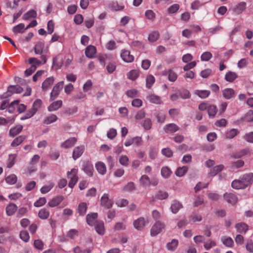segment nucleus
I'll list each match as a JSON object with an SVG mask.
<instances>
[{"label":"nucleus","mask_w":253,"mask_h":253,"mask_svg":"<svg viewBox=\"0 0 253 253\" xmlns=\"http://www.w3.org/2000/svg\"><path fill=\"white\" fill-rule=\"evenodd\" d=\"M22 91L23 88L20 86L18 85H10L8 86L7 91L2 95L1 97L6 98L11 96L14 93H20Z\"/></svg>","instance_id":"f257e3e1"},{"label":"nucleus","mask_w":253,"mask_h":253,"mask_svg":"<svg viewBox=\"0 0 253 253\" xmlns=\"http://www.w3.org/2000/svg\"><path fill=\"white\" fill-rule=\"evenodd\" d=\"M63 85V81L59 82L54 85L50 95L51 100H54L57 98L62 89Z\"/></svg>","instance_id":"f03ea898"},{"label":"nucleus","mask_w":253,"mask_h":253,"mask_svg":"<svg viewBox=\"0 0 253 253\" xmlns=\"http://www.w3.org/2000/svg\"><path fill=\"white\" fill-rule=\"evenodd\" d=\"M165 224L159 221H157L153 225L150 230L152 236H155L159 234L165 228Z\"/></svg>","instance_id":"7ed1b4c3"},{"label":"nucleus","mask_w":253,"mask_h":253,"mask_svg":"<svg viewBox=\"0 0 253 253\" xmlns=\"http://www.w3.org/2000/svg\"><path fill=\"white\" fill-rule=\"evenodd\" d=\"M113 205V201L109 199V194H104L100 199V205L106 209H109L112 208Z\"/></svg>","instance_id":"20e7f679"},{"label":"nucleus","mask_w":253,"mask_h":253,"mask_svg":"<svg viewBox=\"0 0 253 253\" xmlns=\"http://www.w3.org/2000/svg\"><path fill=\"white\" fill-rule=\"evenodd\" d=\"M48 51V47L45 48L44 43L42 42H37L34 47V51L36 54L42 55Z\"/></svg>","instance_id":"39448f33"},{"label":"nucleus","mask_w":253,"mask_h":253,"mask_svg":"<svg viewBox=\"0 0 253 253\" xmlns=\"http://www.w3.org/2000/svg\"><path fill=\"white\" fill-rule=\"evenodd\" d=\"M122 59L126 63H131L134 61V57L130 54L129 50L122 49L121 52Z\"/></svg>","instance_id":"423d86ee"},{"label":"nucleus","mask_w":253,"mask_h":253,"mask_svg":"<svg viewBox=\"0 0 253 253\" xmlns=\"http://www.w3.org/2000/svg\"><path fill=\"white\" fill-rule=\"evenodd\" d=\"M8 109L9 111L16 109L17 110V111H25L26 107L23 104H20L19 100H15L9 105Z\"/></svg>","instance_id":"0eeeda50"},{"label":"nucleus","mask_w":253,"mask_h":253,"mask_svg":"<svg viewBox=\"0 0 253 253\" xmlns=\"http://www.w3.org/2000/svg\"><path fill=\"white\" fill-rule=\"evenodd\" d=\"M83 170L89 176H92L93 173V167L92 164L88 162H84L83 165Z\"/></svg>","instance_id":"6e6552de"},{"label":"nucleus","mask_w":253,"mask_h":253,"mask_svg":"<svg viewBox=\"0 0 253 253\" xmlns=\"http://www.w3.org/2000/svg\"><path fill=\"white\" fill-rule=\"evenodd\" d=\"M54 82V78L53 77H50L46 78L42 83V90L44 91L48 90L50 88Z\"/></svg>","instance_id":"1a4fd4ad"},{"label":"nucleus","mask_w":253,"mask_h":253,"mask_svg":"<svg viewBox=\"0 0 253 253\" xmlns=\"http://www.w3.org/2000/svg\"><path fill=\"white\" fill-rule=\"evenodd\" d=\"M200 111H216V107L209 102H203L199 106Z\"/></svg>","instance_id":"9d476101"},{"label":"nucleus","mask_w":253,"mask_h":253,"mask_svg":"<svg viewBox=\"0 0 253 253\" xmlns=\"http://www.w3.org/2000/svg\"><path fill=\"white\" fill-rule=\"evenodd\" d=\"M77 141V139L75 137H70L64 142L61 144V147L68 149L74 146Z\"/></svg>","instance_id":"9b49d317"},{"label":"nucleus","mask_w":253,"mask_h":253,"mask_svg":"<svg viewBox=\"0 0 253 253\" xmlns=\"http://www.w3.org/2000/svg\"><path fill=\"white\" fill-rule=\"evenodd\" d=\"M224 199L232 205L236 204L238 201L237 196L233 193H226L223 195Z\"/></svg>","instance_id":"f8f14e48"},{"label":"nucleus","mask_w":253,"mask_h":253,"mask_svg":"<svg viewBox=\"0 0 253 253\" xmlns=\"http://www.w3.org/2000/svg\"><path fill=\"white\" fill-rule=\"evenodd\" d=\"M162 75L163 76H167L168 80L171 82L175 81L177 78L176 73L171 69L164 71Z\"/></svg>","instance_id":"ddd939ff"},{"label":"nucleus","mask_w":253,"mask_h":253,"mask_svg":"<svg viewBox=\"0 0 253 253\" xmlns=\"http://www.w3.org/2000/svg\"><path fill=\"white\" fill-rule=\"evenodd\" d=\"M98 214L96 212L88 214L86 217L87 223L90 226H93L97 222Z\"/></svg>","instance_id":"4468645a"},{"label":"nucleus","mask_w":253,"mask_h":253,"mask_svg":"<svg viewBox=\"0 0 253 253\" xmlns=\"http://www.w3.org/2000/svg\"><path fill=\"white\" fill-rule=\"evenodd\" d=\"M241 180L247 187L253 182V173L250 172L243 175Z\"/></svg>","instance_id":"2eb2a0df"},{"label":"nucleus","mask_w":253,"mask_h":253,"mask_svg":"<svg viewBox=\"0 0 253 253\" xmlns=\"http://www.w3.org/2000/svg\"><path fill=\"white\" fill-rule=\"evenodd\" d=\"M84 150V146H80L75 147L73 152V158L74 160H77L80 158L83 154Z\"/></svg>","instance_id":"dca6fc26"},{"label":"nucleus","mask_w":253,"mask_h":253,"mask_svg":"<svg viewBox=\"0 0 253 253\" xmlns=\"http://www.w3.org/2000/svg\"><path fill=\"white\" fill-rule=\"evenodd\" d=\"M133 226L138 230H142L145 226V220L143 217H139L133 222Z\"/></svg>","instance_id":"f3484780"},{"label":"nucleus","mask_w":253,"mask_h":253,"mask_svg":"<svg viewBox=\"0 0 253 253\" xmlns=\"http://www.w3.org/2000/svg\"><path fill=\"white\" fill-rule=\"evenodd\" d=\"M148 101L152 103L161 104L162 103L160 96L155 94H150L146 97Z\"/></svg>","instance_id":"a211bd4d"},{"label":"nucleus","mask_w":253,"mask_h":253,"mask_svg":"<svg viewBox=\"0 0 253 253\" xmlns=\"http://www.w3.org/2000/svg\"><path fill=\"white\" fill-rule=\"evenodd\" d=\"M63 199L64 197L63 196L55 197L48 203V205L50 207H55L59 205Z\"/></svg>","instance_id":"6ab92c4d"},{"label":"nucleus","mask_w":253,"mask_h":253,"mask_svg":"<svg viewBox=\"0 0 253 253\" xmlns=\"http://www.w3.org/2000/svg\"><path fill=\"white\" fill-rule=\"evenodd\" d=\"M17 210V206L14 203H9L6 207V213L8 216L13 215Z\"/></svg>","instance_id":"aec40b11"},{"label":"nucleus","mask_w":253,"mask_h":253,"mask_svg":"<svg viewBox=\"0 0 253 253\" xmlns=\"http://www.w3.org/2000/svg\"><path fill=\"white\" fill-rule=\"evenodd\" d=\"M223 96L226 99H230L235 96V91L233 89L231 88H226L224 89L223 91Z\"/></svg>","instance_id":"412c9836"},{"label":"nucleus","mask_w":253,"mask_h":253,"mask_svg":"<svg viewBox=\"0 0 253 253\" xmlns=\"http://www.w3.org/2000/svg\"><path fill=\"white\" fill-rule=\"evenodd\" d=\"M87 209V205L86 203H80L77 208V211L80 216H84L85 215Z\"/></svg>","instance_id":"4be33fe9"},{"label":"nucleus","mask_w":253,"mask_h":253,"mask_svg":"<svg viewBox=\"0 0 253 253\" xmlns=\"http://www.w3.org/2000/svg\"><path fill=\"white\" fill-rule=\"evenodd\" d=\"M96 48L93 45L88 46L86 48L85 51L86 56L89 58H93L95 54H96Z\"/></svg>","instance_id":"5701e85b"},{"label":"nucleus","mask_w":253,"mask_h":253,"mask_svg":"<svg viewBox=\"0 0 253 253\" xmlns=\"http://www.w3.org/2000/svg\"><path fill=\"white\" fill-rule=\"evenodd\" d=\"M139 182L141 185L146 187L151 185V180L149 176L146 174L142 175L140 179Z\"/></svg>","instance_id":"b1692460"},{"label":"nucleus","mask_w":253,"mask_h":253,"mask_svg":"<svg viewBox=\"0 0 253 253\" xmlns=\"http://www.w3.org/2000/svg\"><path fill=\"white\" fill-rule=\"evenodd\" d=\"M178 129V126L174 124H168L164 127V130L167 133H172L176 132Z\"/></svg>","instance_id":"393cba45"},{"label":"nucleus","mask_w":253,"mask_h":253,"mask_svg":"<svg viewBox=\"0 0 253 253\" xmlns=\"http://www.w3.org/2000/svg\"><path fill=\"white\" fill-rule=\"evenodd\" d=\"M95 168L97 171L101 174L104 175L106 172V167L104 163L98 162L95 164Z\"/></svg>","instance_id":"a878e982"},{"label":"nucleus","mask_w":253,"mask_h":253,"mask_svg":"<svg viewBox=\"0 0 253 253\" xmlns=\"http://www.w3.org/2000/svg\"><path fill=\"white\" fill-rule=\"evenodd\" d=\"M231 186L234 189H245L246 188L245 184H244L241 179L234 180L232 182Z\"/></svg>","instance_id":"bb28decb"},{"label":"nucleus","mask_w":253,"mask_h":253,"mask_svg":"<svg viewBox=\"0 0 253 253\" xmlns=\"http://www.w3.org/2000/svg\"><path fill=\"white\" fill-rule=\"evenodd\" d=\"M23 129L22 125H17L15 127L11 128L9 130V135L14 137L20 133Z\"/></svg>","instance_id":"cd10ccee"},{"label":"nucleus","mask_w":253,"mask_h":253,"mask_svg":"<svg viewBox=\"0 0 253 253\" xmlns=\"http://www.w3.org/2000/svg\"><path fill=\"white\" fill-rule=\"evenodd\" d=\"M195 94L198 95L202 99L207 98L211 93L210 90H196L194 92Z\"/></svg>","instance_id":"c85d7f7f"},{"label":"nucleus","mask_w":253,"mask_h":253,"mask_svg":"<svg viewBox=\"0 0 253 253\" xmlns=\"http://www.w3.org/2000/svg\"><path fill=\"white\" fill-rule=\"evenodd\" d=\"M182 208V204L177 201H174L172 203L170 209L173 213H176Z\"/></svg>","instance_id":"c756f323"},{"label":"nucleus","mask_w":253,"mask_h":253,"mask_svg":"<svg viewBox=\"0 0 253 253\" xmlns=\"http://www.w3.org/2000/svg\"><path fill=\"white\" fill-rule=\"evenodd\" d=\"M26 139L24 135H20L15 138L11 144L12 147H15L21 144Z\"/></svg>","instance_id":"7c9ffc66"},{"label":"nucleus","mask_w":253,"mask_h":253,"mask_svg":"<svg viewBox=\"0 0 253 253\" xmlns=\"http://www.w3.org/2000/svg\"><path fill=\"white\" fill-rule=\"evenodd\" d=\"M37 15V12L35 10H30L23 15L22 19L24 20H27L30 18L36 17Z\"/></svg>","instance_id":"2f4dec72"},{"label":"nucleus","mask_w":253,"mask_h":253,"mask_svg":"<svg viewBox=\"0 0 253 253\" xmlns=\"http://www.w3.org/2000/svg\"><path fill=\"white\" fill-rule=\"evenodd\" d=\"M246 2L244 1L240 2L239 3H238V5H237L236 7L234 8V12L238 14H241L246 9Z\"/></svg>","instance_id":"473e14b6"},{"label":"nucleus","mask_w":253,"mask_h":253,"mask_svg":"<svg viewBox=\"0 0 253 253\" xmlns=\"http://www.w3.org/2000/svg\"><path fill=\"white\" fill-rule=\"evenodd\" d=\"M58 118L54 114H51L46 117L43 121V124L45 125H49L57 121Z\"/></svg>","instance_id":"72a5a7b5"},{"label":"nucleus","mask_w":253,"mask_h":253,"mask_svg":"<svg viewBox=\"0 0 253 253\" xmlns=\"http://www.w3.org/2000/svg\"><path fill=\"white\" fill-rule=\"evenodd\" d=\"M236 228L239 233H246L248 230V225L244 223H239L236 225Z\"/></svg>","instance_id":"f704fd0d"},{"label":"nucleus","mask_w":253,"mask_h":253,"mask_svg":"<svg viewBox=\"0 0 253 253\" xmlns=\"http://www.w3.org/2000/svg\"><path fill=\"white\" fill-rule=\"evenodd\" d=\"M178 93L180 98L183 99L189 98L191 96L190 92L185 89H181L178 90Z\"/></svg>","instance_id":"c9c22d12"},{"label":"nucleus","mask_w":253,"mask_h":253,"mask_svg":"<svg viewBox=\"0 0 253 253\" xmlns=\"http://www.w3.org/2000/svg\"><path fill=\"white\" fill-rule=\"evenodd\" d=\"M161 173L164 178H168L170 176L172 171L168 167H163L161 169Z\"/></svg>","instance_id":"e433bc0d"},{"label":"nucleus","mask_w":253,"mask_h":253,"mask_svg":"<svg viewBox=\"0 0 253 253\" xmlns=\"http://www.w3.org/2000/svg\"><path fill=\"white\" fill-rule=\"evenodd\" d=\"M62 104V101L61 100L54 102L48 107V111H56L61 107Z\"/></svg>","instance_id":"4c0bfd02"},{"label":"nucleus","mask_w":253,"mask_h":253,"mask_svg":"<svg viewBox=\"0 0 253 253\" xmlns=\"http://www.w3.org/2000/svg\"><path fill=\"white\" fill-rule=\"evenodd\" d=\"M221 241L224 245L228 247H232L234 245V241L231 237H223L221 238Z\"/></svg>","instance_id":"58836bf2"},{"label":"nucleus","mask_w":253,"mask_h":253,"mask_svg":"<svg viewBox=\"0 0 253 253\" xmlns=\"http://www.w3.org/2000/svg\"><path fill=\"white\" fill-rule=\"evenodd\" d=\"M96 231L100 235H103L105 232L104 223L102 221L97 222L95 226Z\"/></svg>","instance_id":"ea45409f"},{"label":"nucleus","mask_w":253,"mask_h":253,"mask_svg":"<svg viewBox=\"0 0 253 253\" xmlns=\"http://www.w3.org/2000/svg\"><path fill=\"white\" fill-rule=\"evenodd\" d=\"M237 77V74L235 72L229 71L227 72L225 76V79L229 82H233Z\"/></svg>","instance_id":"a19ab883"},{"label":"nucleus","mask_w":253,"mask_h":253,"mask_svg":"<svg viewBox=\"0 0 253 253\" xmlns=\"http://www.w3.org/2000/svg\"><path fill=\"white\" fill-rule=\"evenodd\" d=\"M223 168L224 166L222 165H219L215 166L212 169H211L210 170L209 174L211 176H214L216 174H217L218 172L221 171L223 169Z\"/></svg>","instance_id":"79ce46f5"},{"label":"nucleus","mask_w":253,"mask_h":253,"mask_svg":"<svg viewBox=\"0 0 253 253\" xmlns=\"http://www.w3.org/2000/svg\"><path fill=\"white\" fill-rule=\"evenodd\" d=\"M24 27L25 25L23 23H20L15 26H14L12 28V31L14 33H22L24 31Z\"/></svg>","instance_id":"37998d69"},{"label":"nucleus","mask_w":253,"mask_h":253,"mask_svg":"<svg viewBox=\"0 0 253 253\" xmlns=\"http://www.w3.org/2000/svg\"><path fill=\"white\" fill-rule=\"evenodd\" d=\"M38 215L41 219H46L49 217V212L45 209H42L40 210Z\"/></svg>","instance_id":"c03bdc74"},{"label":"nucleus","mask_w":253,"mask_h":253,"mask_svg":"<svg viewBox=\"0 0 253 253\" xmlns=\"http://www.w3.org/2000/svg\"><path fill=\"white\" fill-rule=\"evenodd\" d=\"M178 243L177 240H172L170 242L168 243L167 245L168 250L171 251H174L177 247Z\"/></svg>","instance_id":"a18cd8bd"},{"label":"nucleus","mask_w":253,"mask_h":253,"mask_svg":"<svg viewBox=\"0 0 253 253\" xmlns=\"http://www.w3.org/2000/svg\"><path fill=\"white\" fill-rule=\"evenodd\" d=\"M116 69V63L113 61H110L107 63L106 70L109 74L113 73Z\"/></svg>","instance_id":"49530a36"},{"label":"nucleus","mask_w":253,"mask_h":253,"mask_svg":"<svg viewBox=\"0 0 253 253\" xmlns=\"http://www.w3.org/2000/svg\"><path fill=\"white\" fill-rule=\"evenodd\" d=\"M188 170V168L186 166L178 168L176 170L175 174L178 177H181L183 176Z\"/></svg>","instance_id":"de8ad7c7"},{"label":"nucleus","mask_w":253,"mask_h":253,"mask_svg":"<svg viewBox=\"0 0 253 253\" xmlns=\"http://www.w3.org/2000/svg\"><path fill=\"white\" fill-rule=\"evenodd\" d=\"M139 76V72L136 70H132L129 71L127 74V78L128 79L134 81L136 79V78Z\"/></svg>","instance_id":"09e8293b"},{"label":"nucleus","mask_w":253,"mask_h":253,"mask_svg":"<svg viewBox=\"0 0 253 253\" xmlns=\"http://www.w3.org/2000/svg\"><path fill=\"white\" fill-rule=\"evenodd\" d=\"M155 79L153 76L149 75L147 77L146 79V85L148 88H150L154 83H155Z\"/></svg>","instance_id":"8fccbe9b"},{"label":"nucleus","mask_w":253,"mask_h":253,"mask_svg":"<svg viewBox=\"0 0 253 253\" xmlns=\"http://www.w3.org/2000/svg\"><path fill=\"white\" fill-rule=\"evenodd\" d=\"M135 189V184L133 182H129L124 186L123 190L127 192H131Z\"/></svg>","instance_id":"3c124183"},{"label":"nucleus","mask_w":253,"mask_h":253,"mask_svg":"<svg viewBox=\"0 0 253 253\" xmlns=\"http://www.w3.org/2000/svg\"><path fill=\"white\" fill-rule=\"evenodd\" d=\"M17 157V154H10L7 162V167L8 168H11L15 163V160Z\"/></svg>","instance_id":"603ef678"},{"label":"nucleus","mask_w":253,"mask_h":253,"mask_svg":"<svg viewBox=\"0 0 253 253\" xmlns=\"http://www.w3.org/2000/svg\"><path fill=\"white\" fill-rule=\"evenodd\" d=\"M239 131L238 129L233 128L226 133V137L227 138L232 139L237 135Z\"/></svg>","instance_id":"864d4df0"},{"label":"nucleus","mask_w":253,"mask_h":253,"mask_svg":"<svg viewBox=\"0 0 253 253\" xmlns=\"http://www.w3.org/2000/svg\"><path fill=\"white\" fill-rule=\"evenodd\" d=\"M29 63L31 64V66H35V68H37L42 64V61L35 57H31L29 59Z\"/></svg>","instance_id":"5fc2aeb1"},{"label":"nucleus","mask_w":253,"mask_h":253,"mask_svg":"<svg viewBox=\"0 0 253 253\" xmlns=\"http://www.w3.org/2000/svg\"><path fill=\"white\" fill-rule=\"evenodd\" d=\"M6 182L9 184H14L17 181V176L14 174H12L5 178Z\"/></svg>","instance_id":"6e6d98bb"},{"label":"nucleus","mask_w":253,"mask_h":253,"mask_svg":"<svg viewBox=\"0 0 253 253\" xmlns=\"http://www.w3.org/2000/svg\"><path fill=\"white\" fill-rule=\"evenodd\" d=\"M212 57V54L209 51H206L203 53L201 56L202 61H208L210 60Z\"/></svg>","instance_id":"4d7b16f0"},{"label":"nucleus","mask_w":253,"mask_h":253,"mask_svg":"<svg viewBox=\"0 0 253 253\" xmlns=\"http://www.w3.org/2000/svg\"><path fill=\"white\" fill-rule=\"evenodd\" d=\"M159 37V34L157 32H153L150 34L148 37V40L150 42H153L156 41Z\"/></svg>","instance_id":"13d9d810"},{"label":"nucleus","mask_w":253,"mask_h":253,"mask_svg":"<svg viewBox=\"0 0 253 253\" xmlns=\"http://www.w3.org/2000/svg\"><path fill=\"white\" fill-rule=\"evenodd\" d=\"M20 237L23 241L25 242H27L30 238L29 233L26 230H23L20 232Z\"/></svg>","instance_id":"bf43d9fd"},{"label":"nucleus","mask_w":253,"mask_h":253,"mask_svg":"<svg viewBox=\"0 0 253 253\" xmlns=\"http://www.w3.org/2000/svg\"><path fill=\"white\" fill-rule=\"evenodd\" d=\"M128 158L126 155H122L119 158L120 163L124 166H127L128 165Z\"/></svg>","instance_id":"052dcab7"},{"label":"nucleus","mask_w":253,"mask_h":253,"mask_svg":"<svg viewBox=\"0 0 253 253\" xmlns=\"http://www.w3.org/2000/svg\"><path fill=\"white\" fill-rule=\"evenodd\" d=\"M78 235V231L75 229H72L70 230L67 234V236L70 239H74L76 237H77Z\"/></svg>","instance_id":"680f3d73"},{"label":"nucleus","mask_w":253,"mask_h":253,"mask_svg":"<svg viewBox=\"0 0 253 253\" xmlns=\"http://www.w3.org/2000/svg\"><path fill=\"white\" fill-rule=\"evenodd\" d=\"M163 155L167 157L170 158L172 156L173 152L169 148H164L162 150Z\"/></svg>","instance_id":"e2e57ef3"},{"label":"nucleus","mask_w":253,"mask_h":253,"mask_svg":"<svg viewBox=\"0 0 253 253\" xmlns=\"http://www.w3.org/2000/svg\"><path fill=\"white\" fill-rule=\"evenodd\" d=\"M168 193L164 191H159L156 194V197L159 200H164L168 198Z\"/></svg>","instance_id":"0e129e2a"},{"label":"nucleus","mask_w":253,"mask_h":253,"mask_svg":"<svg viewBox=\"0 0 253 253\" xmlns=\"http://www.w3.org/2000/svg\"><path fill=\"white\" fill-rule=\"evenodd\" d=\"M216 246V243L215 241L209 240L208 242L204 244V248L207 250H209L211 248Z\"/></svg>","instance_id":"69168bd1"},{"label":"nucleus","mask_w":253,"mask_h":253,"mask_svg":"<svg viewBox=\"0 0 253 253\" xmlns=\"http://www.w3.org/2000/svg\"><path fill=\"white\" fill-rule=\"evenodd\" d=\"M46 202V200L45 198L42 197L40 198L39 200H38L36 202L34 203V206L36 207H41L43 205H44Z\"/></svg>","instance_id":"338daca9"},{"label":"nucleus","mask_w":253,"mask_h":253,"mask_svg":"<svg viewBox=\"0 0 253 253\" xmlns=\"http://www.w3.org/2000/svg\"><path fill=\"white\" fill-rule=\"evenodd\" d=\"M244 139L247 141L253 143V132H251L249 133H246L244 136Z\"/></svg>","instance_id":"774afa93"}]
</instances>
